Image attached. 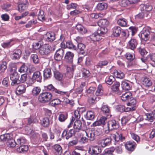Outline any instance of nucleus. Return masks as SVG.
Segmentation results:
<instances>
[{
  "label": "nucleus",
  "mask_w": 155,
  "mask_h": 155,
  "mask_svg": "<svg viewBox=\"0 0 155 155\" xmlns=\"http://www.w3.org/2000/svg\"><path fill=\"white\" fill-rule=\"evenodd\" d=\"M74 56V54L73 53L70 51H68L65 54V59L66 61L71 63L73 62Z\"/></svg>",
  "instance_id": "5701e85b"
},
{
  "label": "nucleus",
  "mask_w": 155,
  "mask_h": 155,
  "mask_svg": "<svg viewBox=\"0 0 155 155\" xmlns=\"http://www.w3.org/2000/svg\"><path fill=\"white\" fill-rule=\"evenodd\" d=\"M115 80V79L114 77L113 76L110 75L108 77L106 78L105 81L107 84L110 85Z\"/></svg>",
  "instance_id": "09e8293b"
},
{
  "label": "nucleus",
  "mask_w": 155,
  "mask_h": 155,
  "mask_svg": "<svg viewBox=\"0 0 155 155\" xmlns=\"http://www.w3.org/2000/svg\"><path fill=\"white\" fill-rule=\"evenodd\" d=\"M114 74L117 78L120 79H123L125 76L124 73L119 70H115L114 72Z\"/></svg>",
  "instance_id": "6ab92c4d"
},
{
  "label": "nucleus",
  "mask_w": 155,
  "mask_h": 155,
  "mask_svg": "<svg viewBox=\"0 0 155 155\" xmlns=\"http://www.w3.org/2000/svg\"><path fill=\"white\" fill-rule=\"evenodd\" d=\"M41 124L44 127H48L50 124V121L48 117H45L42 119L41 121Z\"/></svg>",
  "instance_id": "72a5a7b5"
},
{
  "label": "nucleus",
  "mask_w": 155,
  "mask_h": 155,
  "mask_svg": "<svg viewBox=\"0 0 155 155\" xmlns=\"http://www.w3.org/2000/svg\"><path fill=\"white\" fill-rule=\"evenodd\" d=\"M130 134L131 138L135 140L137 143H139L140 142V138L138 135L133 133H131Z\"/></svg>",
  "instance_id": "680f3d73"
},
{
  "label": "nucleus",
  "mask_w": 155,
  "mask_h": 155,
  "mask_svg": "<svg viewBox=\"0 0 155 155\" xmlns=\"http://www.w3.org/2000/svg\"><path fill=\"white\" fill-rule=\"evenodd\" d=\"M107 119L106 117H102L99 120L94 122L91 126L96 127L101 125H104L105 124V121L107 120Z\"/></svg>",
  "instance_id": "ddd939ff"
},
{
  "label": "nucleus",
  "mask_w": 155,
  "mask_h": 155,
  "mask_svg": "<svg viewBox=\"0 0 155 155\" xmlns=\"http://www.w3.org/2000/svg\"><path fill=\"white\" fill-rule=\"evenodd\" d=\"M64 54V50L61 48L56 51L54 55V59L57 61H61Z\"/></svg>",
  "instance_id": "6e6552de"
},
{
  "label": "nucleus",
  "mask_w": 155,
  "mask_h": 155,
  "mask_svg": "<svg viewBox=\"0 0 155 155\" xmlns=\"http://www.w3.org/2000/svg\"><path fill=\"white\" fill-rule=\"evenodd\" d=\"M61 102V101L58 98H56L52 100L51 102L52 105L53 106H55L60 104Z\"/></svg>",
  "instance_id": "bf43d9fd"
},
{
  "label": "nucleus",
  "mask_w": 155,
  "mask_h": 155,
  "mask_svg": "<svg viewBox=\"0 0 155 155\" xmlns=\"http://www.w3.org/2000/svg\"><path fill=\"white\" fill-rule=\"evenodd\" d=\"M67 72L65 74V76L68 78H71L73 76V67L72 65H70L69 66L67 65Z\"/></svg>",
  "instance_id": "f8f14e48"
},
{
  "label": "nucleus",
  "mask_w": 155,
  "mask_h": 155,
  "mask_svg": "<svg viewBox=\"0 0 155 155\" xmlns=\"http://www.w3.org/2000/svg\"><path fill=\"white\" fill-rule=\"evenodd\" d=\"M51 47L48 44H45L41 45L39 48V52L42 55H47L51 52Z\"/></svg>",
  "instance_id": "20e7f679"
},
{
  "label": "nucleus",
  "mask_w": 155,
  "mask_h": 155,
  "mask_svg": "<svg viewBox=\"0 0 155 155\" xmlns=\"http://www.w3.org/2000/svg\"><path fill=\"white\" fill-rule=\"evenodd\" d=\"M147 117L148 121L152 122L155 119V114L153 113H149L147 115Z\"/></svg>",
  "instance_id": "8fccbe9b"
},
{
  "label": "nucleus",
  "mask_w": 155,
  "mask_h": 155,
  "mask_svg": "<svg viewBox=\"0 0 155 155\" xmlns=\"http://www.w3.org/2000/svg\"><path fill=\"white\" fill-rule=\"evenodd\" d=\"M7 68V63L5 61H2L0 64V73H4Z\"/></svg>",
  "instance_id": "4c0bfd02"
},
{
  "label": "nucleus",
  "mask_w": 155,
  "mask_h": 155,
  "mask_svg": "<svg viewBox=\"0 0 155 155\" xmlns=\"http://www.w3.org/2000/svg\"><path fill=\"white\" fill-rule=\"evenodd\" d=\"M51 71L50 68H46L43 71V76L44 79H47L50 78L51 76Z\"/></svg>",
  "instance_id": "393cba45"
},
{
  "label": "nucleus",
  "mask_w": 155,
  "mask_h": 155,
  "mask_svg": "<svg viewBox=\"0 0 155 155\" xmlns=\"http://www.w3.org/2000/svg\"><path fill=\"white\" fill-rule=\"evenodd\" d=\"M31 57L33 62L35 64L38 63L39 61V58L37 55L32 54L31 56Z\"/></svg>",
  "instance_id": "052dcab7"
},
{
  "label": "nucleus",
  "mask_w": 155,
  "mask_h": 155,
  "mask_svg": "<svg viewBox=\"0 0 155 155\" xmlns=\"http://www.w3.org/2000/svg\"><path fill=\"white\" fill-rule=\"evenodd\" d=\"M81 136L86 135L90 141H93L95 139L94 131L91 129H87L86 130H82L81 133Z\"/></svg>",
  "instance_id": "7ed1b4c3"
},
{
  "label": "nucleus",
  "mask_w": 155,
  "mask_h": 155,
  "mask_svg": "<svg viewBox=\"0 0 155 155\" xmlns=\"http://www.w3.org/2000/svg\"><path fill=\"white\" fill-rule=\"evenodd\" d=\"M38 19L40 21L44 20L45 18V14L43 10H40L38 15Z\"/></svg>",
  "instance_id": "5fc2aeb1"
},
{
  "label": "nucleus",
  "mask_w": 155,
  "mask_h": 155,
  "mask_svg": "<svg viewBox=\"0 0 155 155\" xmlns=\"http://www.w3.org/2000/svg\"><path fill=\"white\" fill-rule=\"evenodd\" d=\"M66 46L69 49H72L74 50H76V46L71 42H66Z\"/></svg>",
  "instance_id": "6e6d98bb"
},
{
  "label": "nucleus",
  "mask_w": 155,
  "mask_h": 155,
  "mask_svg": "<svg viewBox=\"0 0 155 155\" xmlns=\"http://www.w3.org/2000/svg\"><path fill=\"white\" fill-rule=\"evenodd\" d=\"M103 92V88L101 85H99L97 88L95 94L97 96L101 95Z\"/></svg>",
  "instance_id": "864d4df0"
},
{
  "label": "nucleus",
  "mask_w": 155,
  "mask_h": 155,
  "mask_svg": "<svg viewBox=\"0 0 155 155\" xmlns=\"http://www.w3.org/2000/svg\"><path fill=\"white\" fill-rule=\"evenodd\" d=\"M21 53V50L18 49L14 51L13 53L11 54L10 57L12 59H19Z\"/></svg>",
  "instance_id": "4468645a"
},
{
  "label": "nucleus",
  "mask_w": 155,
  "mask_h": 155,
  "mask_svg": "<svg viewBox=\"0 0 155 155\" xmlns=\"http://www.w3.org/2000/svg\"><path fill=\"white\" fill-rule=\"evenodd\" d=\"M117 23L121 26H125L127 25V22L124 18L119 19L117 21Z\"/></svg>",
  "instance_id": "4d7b16f0"
},
{
  "label": "nucleus",
  "mask_w": 155,
  "mask_h": 155,
  "mask_svg": "<svg viewBox=\"0 0 155 155\" xmlns=\"http://www.w3.org/2000/svg\"><path fill=\"white\" fill-rule=\"evenodd\" d=\"M25 90V87L24 85H20L17 88L16 93L17 94L20 95L24 93Z\"/></svg>",
  "instance_id": "7c9ffc66"
},
{
  "label": "nucleus",
  "mask_w": 155,
  "mask_h": 155,
  "mask_svg": "<svg viewBox=\"0 0 155 155\" xmlns=\"http://www.w3.org/2000/svg\"><path fill=\"white\" fill-rule=\"evenodd\" d=\"M112 29L113 33L115 36L117 37L119 36L121 32V29L119 26H115Z\"/></svg>",
  "instance_id": "cd10ccee"
},
{
  "label": "nucleus",
  "mask_w": 155,
  "mask_h": 155,
  "mask_svg": "<svg viewBox=\"0 0 155 155\" xmlns=\"http://www.w3.org/2000/svg\"><path fill=\"white\" fill-rule=\"evenodd\" d=\"M8 69L10 75L17 73L16 72L17 67L15 64L11 63L9 66Z\"/></svg>",
  "instance_id": "a211bd4d"
},
{
  "label": "nucleus",
  "mask_w": 155,
  "mask_h": 155,
  "mask_svg": "<svg viewBox=\"0 0 155 155\" xmlns=\"http://www.w3.org/2000/svg\"><path fill=\"white\" fill-rule=\"evenodd\" d=\"M47 88L49 91L61 95H64L65 94L66 92L58 90V89L55 88L51 84L48 85L47 86Z\"/></svg>",
  "instance_id": "f3484780"
},
{
  "label": "nucleus",
  "mask_w": 155,
  "mask_h": 155,
  "mask_svg": "<svg viewBox=\"0 0 155 155\" xmlns=\"http://www.w3.org/2000/svg\"><path fill=\"white\" fill-rule=\"evenodd\" d=\"M142 82L143 85L146 87H149L152 84V80L150 78L147 77L144 78L142 80Z\"/></svg>",
  "instance_id": "dca6fc26"
},
{
  "label": "nucleus",
  "mask_w": 155,
  "mask_h": 155,
  "mask_svg": "<svg viewBox=\"0 0 155 155\" xmlns=\"http://www.w3.org/2000/svg\"><path fill=\"white\" fill-rule=\"evenodd\" d=\"M43 38L47 41H52L55 39V34L52 32H47L44 35Z\"/></svg>",
  "instance_id": "9d476101"
},
{
  "label": "nucleus",
  "mask_w": 155,
  "mask_h": 155,
  "mask_svg": "<svg viewBox=\"0 0 155 155\" xmlns=\"http://www.w3.org/2000/svg\"><path fill=\"white\" fill-rule=\"evenodd\" d=\"M15 41L13 39L10 40V41L4 43L2 44V45L4 48L9 47L15 44Z\"/></svg>",
  "instance_id": "e433bc0d"
},
{
  "label": "nucleus",
  "mask_w": 155,
  "mask_h": 155,
  "mask_svg": "<svg viewBox=\"0 0 155 155\" xmlns=\"http://www.w3.org/2000/svg\"><path fill=\"white\" fill-rule=\"evenodd\" d=\"M121 86L123 89L128 90L130 89L129 84L126 81H123L121 84Z\"/></svg>",
  "instance_id": "ea45409f"
},
{
  "label": "nucleus",
  "mask_w": 155,
  "mask_h": 155,
  "mask_svg": "<svg viewBox=\"0 0 155 155\" xmlns=\"http://www.w3.org/2000/svg\"><path fill=\"white\" fill-rule=\"evenodd\" d=\"M128 101L129 102L127 104L128 106H136V101L135 99L133 98L132 96V98L130 99Z\"/></svg>",
  "instance_id": "603ef678"
},
{
  "label": "nucleus",
  "mask_w": 155,
  "mask_h": 155,
  "mask_svg": "<svg viewBox=\"0 0 155 155\" xmlns=\"http://www.w3.org/2000/svg\"><path fill=\"white\" fill-rule=\"evenodd\" d=\"M101 110L104 114L108 115L110 112V109L107 106L103 105L102 106Z\"/></svg>",
  "instance_id": "de8ad7c7"
},
{
  "label": "nucleus",
  "mask_w": 155,
  "mask_h": 155,
  "mask_svg": "<svg viewBox=\"0 0 155 155\" xmlns=\"http://www.w3.org/2000/svg\"><path fill=\"white\" fill-rule=\"evenodd\" d=\"M25 3L19 4L18 7V10H25L27 9L28 4V0H25Z\"/></svg>",
  "instance_id": "c9c22d12"
},
{
  "label": "nucleus",
  "mask_w": 155,
  "mask_h": 155,
  "mask_svg": "<svg viewBox=\"0 0 155 155\" xmlns=\"http://www.w3.org/2000/svg\"><path fill=\"white\" fill-rule=\"evenodd\" d=\"M67 8L73 9H79V6L76 3H71L67 6Z\"/></svg>",
  "instance_id": "0e129e2a"
},
{
  "label": "nucleus",
  "mask_w": 155,
  "mask_h": 155,
  "mask_svg": "<svg viewBox=\"0 0 155 155\" xmlns=\"http://www.w3.org/2000/svg\"><path fill=\"white\" fill-rule=\"evenodd\" d=\"M82 123L81 121L79 120H76L74 124L73 127L76 131L78 132L79 130H81V132H82Z\"/></svg>",
  "instance_id": "2eb2a0df"
},
{
  "label": "nucleus",
  "mask_w": 155,
  "mask_h": 155,
  "mask_svg": "<svg viewBox=\"0 0 155 155\" xmlns=\"http://www.w3.org/2000/svg\"><path fill=\"white\" fill-rule=\"evenodd\" d=\"M8 145L11 147H14L17 145V141L16 142L14 140L12 139L9 140Z\"/></svg>",
  "instance_id": "338daca9"
},
{
  "label": "nucleus",
  "mask_w": 155,
  "mask_h": 155,
  "mask_svg": "<svg viewBox=\"0 0 155 155\" xmlns=\"http://www.w3.org/2000/svg\"><path fill=\"white\" fill-rule=\"evenodd\" d=\"M41 91V88L38 87H36L33 89L32 91L33 96H37L39 94Z\"/></svg>",
  "instance_id": "3c124183"
},
{
  "label": "nucleus",
  "mask_w": 155,
  "mask_h": 155,
  "mask_svg": "<svg viewBox=\"0 0 155 155\" xmlns=\"http://www.w3.org/2000/svg\"><path fill=\"white\" fill-rule=\"evenodd\" d=\"M119 124L117 121L114 120H109L107 123L108 130L116 129L119 128Z\"/></svg>",
  "instance_id": "423d86ee"
},
{
  "label": "nucleus",
  "mask_w": 155,
  "mask_h": 155,
  "mask_svg": "<svg viewBox=\"0 0 155 155\" xmlns=\"http://www.w3.org/2000/svg\"><path fill=\"white\" fill-rule=\"evenodd\" d=\"M74 131V130L73 129L70 130L68 132L66 130H64L62 134V137L64 139L65 138L67 140H68L72 137V132H73Z\"/></svg>",
  "instance_id": "aec40b11"
},
{
  "label": "nucleus",
  "mask_w": 155,
  "mask_h": 155,
  "mask_svg": "<svg viewBox=\"0 0 155 155\" xmlns=\"http://www.w3.org/2000/svg\"><path fill=\"white\" fill-rule=\"evenodd\" d=\"M111 138L113 139V140L115 141V144H117L118 142H119V140H120L121 142H122L125 139V137L123 135L121 134H117V135H116L113 134H111L110 135Z\"/></svg>",
  "instance_id": "0eeeda50"
},
{
  "label": "nucleus",
  "mask_w": 155,
  "mask_h": 155,
  "mask_svg": "<svg viewBox=\"0 0 155 155\" xmlns=\"http://www.w3.org/2000/svg\"><path fill=\"white\" fill-rule=\"evenodd\" d=\"M120 84L117 82H115L113 85L111 86V88L113 91L116 92L118 91L119 90V87Z\"/></svg>",
  "instance_id": "79ce46f5"
},
{
  "label": "nucleus",
  "mask_w": 155,
  "mask_h": 155,
  "mask_svg": "<svg viewBox=\"0 0 155 155\" xmlns=\"http://www.w3.org/2000/svg\"><path fill=\"white\" fill-rule=\"evenodd\" d=\"M10 78L12 81V85L13 86H15L19 84L20 81L19 79V77L17 73L10 75Z\"/></svg>",
  "instance_id": "1a4fd4ad"
},
{
  "label": "nucleus",
  "mask_w": 155,
  "mask_h": 155,
  "mask_svg": "<svg viewBox=\"0 0 155 155\" xmlns=\"http://www.w3.org/2000/svg\"><path fill=\"white\" fill-rule=\"evenodd\" d=\"M132 96L131 92L128 91L123 94L121 96V99L123 101H129L130 99L132 98Z\"/></svg>",
  "instance_id": "b1692460"
},
{
  "label": "nucleus",
  "mask_w": 155,
  "mask_h": 155,
  "mask_svg": "<svg viewBox=\"0 0 155 155\" xmlns=\"http://www.w3.org/2000/svg\"><path fill=\"white\" fill-rule=\"evenodd\" d=\"M54 75L55 79L59 81L61 80L63 77L62 74L57 71H54Z\"/></svg>",
  "instance_id": "473e14b6"
},
{
  "label": "nucleus",
  "mask_w": 155,
  "mask_h": 155,
  "mask_svg": "<svg viewBox=\"0 0 155 155\" xmlns=\"http://www.w3.org/2000/svg\"><path fill=\"white\" fill-rule=\"evenodd\" d=\"M89 151H92V154H95L100 153L101 152V149L100 148L97 146H91L89 149Z\"/></svg>",
  "instance_id": "bb28decb"
},
{
  "label": "nucleus",
  "mask_w": 155,
  "mask_h": 155,
  "mask_svg": "<svg viewBox=\"0 0 155 155\" xmlns=\"http://www.w3.org/2000/svg\"><path fill=\"white\" fill-rule=\"evenodd\" d=\"M104 34H99L97 32V33H94L92 34L90 36V38L92 40L94 41H97L99 40L100 38V36Z\"/></svg>",
  "instance_id": "c756f323"
},
{
  "label": "nucleus",
  "mask_w": 155,
  "mask_h": 155,
  "mask_svg": "<svg viewBox=\"0 0 155 155\" xmlns=\"http://www.w3.org/2000/svg\"><path fill=\"white\" fill-rule=\"evenodd\" d=\"M150 29L148 28H145L140 33V37L141 39L144 41H148L150 34Z\"/></svg>",
  "instance_id": "39448f33"
},
{
  "label": "nucleus",
  "mask_w": 155,
  "mask_h": 155,
  "mask_svg": "<svg viewBox=\"0 0 155 155\" xmlns=\"http://www.w3.org/2000/svg\"><path fill=\"white\" fill-rule=\"evenodd\" d=\"M10 138V134H4L0 136V139L3 141H9Z\"/></svg>",
  "instance_id": "49530a36"
},
{
  "label": "nucleus",
  "mask_w": 155,
  "mask_h": 155,
  "mask_svg": "<svg viewBox=\"0 0 155 155\" xmlns=\"http://www.w3.org/2000/svg\"><path fill=\"white\" fill-rule=\"evenodd\" d=\"M131 2L129 0H122L120 2V4L121 6L125 7L129 5Z\"/></svg>",
  "instance_id": "13d9d810"
},
{
  "label": "nucleus",
  "mask_w": 155,
  "mask_h": 155,
  "mask_svg": "<svg viewBox=\"0 0 155 155\" xmlns=\"http://www.w3.org/2000/svg\"><path fill=\"white\" fill-rule=\"evenodd\" d=\"M76 28L78 32L82 34H86L87 32V29L82 25L78 24L76 25Z\"/></svg>",
  "instance_id": "a878e982"
},
{
  "label": "nucleus",
  "mask_w": 155,
  "mask_h": 155,
  "mask_svg": "<svg viewBox=\"0 0 155 155\" xmlns=\"http://www.w3.org/2000/svg\"><path fill=\"white\" fill-rule=\"evenodd\" d=\"M109 63L107 60H103L99 61L95 65L97 68H102L104 66L107 65Z\"/></svg>",
  "instance_id": "2f4dec72"
},
{
  "label": "nucleus",
  "mask_w": 155,
  "mask_h": 155,
  "mask_svg": "<svg viewBox=\"0 0 155 155\" xmlns=\"http://www.w3.org/2000/svg\"><path fill=\"white\" fill-rule=\"evenodd\" d=\"M96 7L98 10H104L107 8V5L106 3H99L97 5Z\"/></svg>",
  "instance_id": "c03bdc74"
},
{
  "label": "nucleus",
  "mask_w": 155,
  "mask_h": 155,
  "mask_svg": "<svg viewBox=\"0 0 155 155\" xmlns=\"http://www.w3.org/2000/svg\"><path fill=\"white\" fill-rule=\"evenodd\" d=\"M94 112L92 111H88L86 114V118L87 120H92L94 117Z\"/></svg>",
  "instance_id": "a18cd8bd"
},
{
  "label": "nucleus",
  "mask_w": 155,
  "mask_h": 155,
  "mask_svg": "<svg viewBox=\"0 0 155 155\" xmlns=\"http://www.w3.org/2000/svg\"><path fill=\"white\" fill-rule=\"evenodd\" d=\"M137 145L136 143L132 141L127 142L125 144V146L126 149L129 151H133Z\"/></svg>",
  "instance_id": "9b49d317"
},
{
  "label": "nucleus",
  "mask_w": 155,
  "mask_h": 155,
  "mask_svg": "<svg viewBox=\"0 0 155 155\" xmlns=\"http://www.w3.org/2000/svg\"><path fill=\"white\" fill-rule=\"evenodd\" d=\"M26 140L24 138L22 137L18 139L17 140V147L25 145V144L26 143Z\"/></svg>",
  "instance_id": "a19ab883"
},
{
  "label": "nucleus",
  "mask_w": 155,
  "mask_h": 155,
  "mask_svg": "<svg viewBox=\"0 0 155 155\" xmlns=\"http://www.w3.org/2000/svg\"><path fill=\"white\" fill-rule=\"evenodd\" d=\"M67 114H60L58 117V120L61 122L64 121L67 118Z\"/></svg>",
  "instance_id": "e2e57ef3"
},
{
  "label": "nucleus",
  "mask_w": 155,
  "mask_h": 155,
  "mask_svg": "<svg viewBox=\"0 0 155 155\" xmlns=\"http://www.w3.org/2000/svg\"><path fill=\"white\" fill-rule=\"evenodd\" d=\"M27 68L25 63H23L19 69L18 71L21 73H25L26 71Z\"/></svg>",
  "instance_id": "69168bd1"
},
{
  "label": "nucleus",
  "mask_w": 155,
  "mask_h": 155,
  "mask_svg": "<svg viewBox=\"0 0 155 155\" xmlns=\"http://www.w3.org/2000/svg\"><path fill=\"white\" fill-rule=\"evenodd\" d=\"M126 57L127 60L131 61L134 58L135 56L134 54L127 53L126 54Z\"/></svg>",
  "instance_id": "774afa93"
},
{
  "label": "nucleus",
  "mask_w": 155,
  "mask_h": 155,
  "mask_svg": "<svg viewBox=\"0 0 155 155\" xmlns=\"http://www.w3.org/2000/svg\"><path fill=\"white\" fill-rule=\"evenodd\" d=\"M85 46L84 44L82 43H79L78 44L76 50L79 54H84L85 53Z\"/></svg>",
  "instance_id": "4be33fe9"
},
{
  "label": "nucleus",
  "mask_w": 155,
  "mask_h": 155,
  "mask_svg": "<svg viewBox=\"0 0 155 155\" xmlns=\"http://www.w3.org/2000/svg\"><path fill=\"white\" fill-rule=\"evenodd\" d=\"M137 44L136 40L133 38L129 41L128 45L131 49L133 50L136 48Z\"/></svg>",
  "instance_id": "c85d7f7f"
},
{
  "label": "nucleus",
  "mask_w": 155,
  "mask_h": 155,
  "mask_svg": "<svg viewBox=\"0 0 155 155\" xmlns=\"http://www.w3.org/2000/svg\"><path fill=\"white\" fill-rule=\"evenodd\" d=\"M17 149V151L18 152L22 153L27 151L28 150V147L26 145H21L18 147Z\"/></svg>",
  "instance_id": "f704fd0d"
},
{
  "label": "nucleus",
  "mask_w": 155,
  "mask_h": 155,
  "mask_svg": "<svg viewBox=\"0 0 155 155\" xmlns=\"http://www.w3.org/2000/svg\"><path fill=\"white\" fill-rule=\"evenodd\" d=\"M32 77L33 79H34L35 81H36L39 82H41L42 76L41 73L39 71H36L34 72Z\"/></svg>",
  "instance_id": "412c9836"
},
{
  "label": "nucleus",
  "mask_w": 155,
  "mask_h": 155,
  "mask_svg": "<svg viewBox=\"0 0 155 155\" xmlns=\"http://www.w3.org/2000/svg\"><path fill=\"white\" fill-rule=\"evenodd\" d=\"M109 24L108 21L106 19H101L98 23L99 26L100 27L97 30V33L99 34H104L107 31L106 27Z\"/></svg>",
  "instance_id": "f257e3e1"
},
{
  "label": "nucleus",
  "mask_w": 155,
  "mask_h": 155,
  "mask_svg": "<svg viewBox=\"0 0 155 155\" xmlns=\"http://www.w3.org/2000/svg\"><path fill=\"white\" fill-rule=\"evenodd\" d=\"M52 98V94L49 92H45L41 93L38 97V101L43 103L48 102Z\"/></svg>",
  "instance_id": "f03ea898"
},
{
  "label": "nucleus",
  "mask_w": 155,
  "mask_h": 155,
  "mask_svg": "<svg viewBox=\"0 0 155 155\" xmlns=\"http://www.w3.org/2000/svg\"><path fill=\"white\" fill-rule=\"evenodd\" d=\"M131 117V114L124 116L121 119V122L123 125H125L130 119Z\"/></svg>",
  "instance_id": "58836bf2"
},
{
  "label": "nucleus",
  "mask_w": 155,
  "mask_h": 155,
  "mask_svg": "<svg viewBox=\"0 0 155 155\" xmlns=\"http://www.w3.org/2000/svg\"><path fill=\"white\" fill-rule=\"evenodd\" d=\"M54 148L56 151L55 153L56 155H59L62 152V148L59 145L56 144L54 146Z\"/></svg>",
  "instance_id": "37998d69"
}]
</instances>
